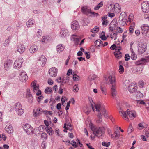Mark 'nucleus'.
<instances>
[{"instance_id":"obj_30","label":"nucleus","mask_w":149,"mask_h":149,"mask_svg":"<svg viewBox=\"0 0 149 149\" xmlns=\"http://www.w3.org/2000/svg\"><path fill=\"white\" fill-rule=\"evenodd\" d=\"M146 60L145 58H141L140 60L136 62L135 64L137 65H139L141 64H144L146 62Z\"/></svg>"},{"instance_id":"obj_61","label":"nucleus","mask_w":149,"mask_h":149,"mask_svg":"<svg viewBox=\"0 0 149 149\" xmlns=\"http://www.w3.org/2000/svg\"><path fill=\"white\" fill-rule=\"evenodd\" d=\"M131 58L133 60H136L137 58V55L133 53L131 56Z\"/></svg>"},{"instance_id":"obj_60","label":"nucleus","mask_w":149,"mask_h":149,"mask_svg":"<svg viewBox=\"0 0 149 149\" xmlns=\"http://www.w3.org/2000/svg\"><path fill=\"white\" fill-rule=\"evenodd\" d=\"M110 145V143L109 142H103L102 143V145L104 146L107 147L109 146Z\"/></svg>"},{"instance_id":"obj_53","label":"nucleus","mask_w":149,"mask_h":149,"mask_svg":"<svg viewBox=\"0 0 149 149\" xmlns=\"http://www.w3.org/2000/svg\"><path fill=\"white\" fill-rule=\"evenodd\" d=\"M133 128L131 124H130L128 129V131L129 133H131L133 131Z\"/></svg>"},{"instance_id":"obj_4","label":"nucleus","mask_w":149,"mask_h":149,"mask_svg":"<svg viewBox=\"0 0 149 149\" xmlns=\"http://www.w3.org/2000/svg\"><path fill=\"white\" fill-rule=\"evenodd\" d=\"M82 38V36L73 34L72 35L71 38L72 40L74 41L75 45H79L80 46H81L84 44L85 40V39H83L80 42V40Z\"/></svg>"},{"instance_id":"obj_13","label":"nucleus","mask_w":149,"mask_h":149,"mask_svg":"<svg viewBox=\"0 0 149 149\" xmlns=\"http://www.w3.org/2000/svg\"><path fill=\"white\" fill-rule=\"evenodd\" d=\"M19 78L22 82H26L28 79V77L26 72L24 71L20 74Z\"/></svg>"},{"instance_id":"obj_51","label":"nucleus","mask_w":149,"mask_h":149,"mask_svg":"<svg viewBox=\"0 0 149 149\" xmlns=\"http://www.w3.org/2000/svg\"><path fill=\"white\" fill-rule=\"evenodd\" d=\"M117 33H113L111 35V38L112 39H114L115 40L117 38Z\"/></svg>"},{"instance_id":"obj_12","label":"nucleus","mask_w":149,"mask_h":149,"mask_svg":"<svg viewBox=\"0 0 149 149\" xmlns=\"http://www.w3.org/2000/svg\"><path fill=\"white\" fill-rule=\"evenodd\" d=\"M133 19L134 17L133 15L132 14H130L129 16L127 22V24H129L131 23L130 26L132 28H134L135 27V23L133 21Z\"/></svg>"},{"instance_id":"obj_49","label":"nucleus","mask_w":149,"mask_h":149,"mask_svg":"<svg viewBox=\"0 0 149 149\" xmlns=\"http://www.w3.org/2000/svg\"><path fill=\"white\" fill-rule=\"evenodd\" d=\"M99 30V28L97 26H96L94 28L91 30V32L94 33H97Z\"/></svg>"},{"instance_id":"obj_39","label":"nucleus","mask_w":149,"mask_h":149,"mask_svg":"<svg viewBox=\"0 0 149 149\" xmlns=\"http://www.w3.org/2000/svg\"><path fill=\"white\" fill-rule=\"evenodd\" d=\"M100 37L102 40H104L106 39L107 38L105 36V33L102 32L100 35Z\"/></svg>"},{"instance_id":"obj_41","label":"nucleus","mask_w":149,"mask_h":149,"mask_svg":"<svg viewBox=\"0 0 149 149\" xmlns=\"http://www.w3.org/2000/svg\"><path fill=\"white\" fill-rule=\"evenodd\" d=\"M45 93L47 94H49L52 93V89L50 87H47L45 91Z\"/></svg>"},{"instance_id":"obj_44","label":"nucleus","mask_w":149,"mask_h":149,"mask_svg":"<svg viewBox=\"0 0 149 149\" xmlns=\"http://www.w3.org/2000/svg\"><path fill=\"white\" fill-rule=\"evenodd\" d=\"M25 50V47H18L17 51L20 53H22Z\"/></svg>"},{"instance_id":"obj_3","label":"nucleus","mask_w":149,"mask_h":149,"mask_svg":"<svg viewBox=\"0 0 149 149\" xmlns=\"http://www.w3.org/2000/svg\"><path fill=\"white\" fill-rule=\"evenodd\" d=\"M89 125L93 131V134H94L95 135L100 137L104 134L105 130L104 128L103 127H95L92 123H90Z\"/></svg>"},{"instance_id":"obj_40","label":"nucleus","mask_w":149,"mask_h":149,"mask_svg":"<svg viewBox=\"0 0 149 149\" xmlns=\"http://www.w3.org/2000/svg\"><path fill=\"white\" fill-rule=\"evenodd\" d=\"M7 139V136L4 133L2 134H0V141L3 140L4 141L6 140Z\"/></svg>"},{"instance_id":"obj_16","label":"nucleus","mask_w":149,"mask_h":149,"mask_svg":"<svg viewBox=\"0 0 149 149\" xmlns=\"http://www.w3.org/2000/svg\"><path fill=\"white\" fill-rule=\"evenodd\" d=\"M24 129L28 134L33 132L32 127L29 124H26L24 127Z\"/></svg>"},{"instance_id":"obj_15","label":"nucleus","mask_w":149,"mask_h":149,"mask_svg":"<svg viewBox=\"0 0 149 149\" xmlns=\"http://www.w3.org/2000/svg\"><path fill=\"white\" fill-rule=\"evenodd\" d=\"M49 73L52 77H55L57 75V70L55 67H52L49 70Z\"/></svg>"},{"instance_id":"obj_64","label":"nucleus","mask_w":149,"mask_h":149,"mask_svg":"<svg viewBox=\"0 0 149 149\" xmlns=\"http://www.w3.org/2000/svg\"><path fill=\"white\" fill-rule=\"evenodd\" d=\"M85 54L86 55V58L87 59H89L90 57V54L89 52H85Z\"/></svg>"},{"instance_id":"obj_10","label":"nucleus","mask_w":149,"mask_h":149,"mask_svg":"<svg viewBox=\"0 0 149 149\" xmlns=\"http://www.w3.org/2000/svg\"><path fill=\"white\" fill-rule=\"evenodd\" d=\"M117 26H118V24L116 20L113 19L109 25V30L111 31L116 30Z\"/></svg>"},{"instance_id":"obj_52","label":"nucleus","mask_w":149,"mask_h":149,"mask_svg":"<svg viewBox=\"0 0 149 149\" xmlns=\"http://www.w3.org/2000/svg\"><path fill=\"white\" fill-rule=\"evenodd\" d=\"M119 72L120 74H122L123 73L124 71V68L123 66L121 65H120L119 67Z\"/></svg>"},{"instance_id":"obj_35","label":"nucleus","mask_w":149,"mask_h":149,"mask_svg":"<svg viewBox=\"0 0 149 149\" xmlns=\"http://www.w3.org/2000/svg\"><path fill=\"white\" fill-rule=\"evenodd\" d=\"M145 84L146 83L143 80H140L138 82V85L140 88H143Z\"/></svg>"},{"instance_id":"obj_22","label":"nucleus","mask_w":149,"mask_h":149,"mask_svg":"<svg viewBox=\"0 0 149 149\" xmlns=\"http://www.w3.org/2000/svg\"><path fill=\"white\" fill-rule=\"evenodd\" d=\"M117 94L116 86H112L111 89V95L112 98L115 97Z\"/></svg>"},{"instance_id":"obj_27","label":"nucleus","mask_w":149,"mask_h":149,"mask_svg":"<svg viewBox=\"0 0 149 149\" xmlns=\"http://www.w3.org/2000/svg\"><path fill=\"white\" fill-rule=\"evenodd\" d=\"M100 89L102 93L104 95L107 94V89L106 87L103 85H101L100 87Z\"/></svg>"},{"instance_id":"obj_18","label":"nucleus","mask_w":149,"mask_h":149,"mask_svg":"<svg viewBox=\"0 0 149 149\" xmlns=\"http://www.w3.org/2000/svg\"><path fill=\"white\" fill-rule=\"evenodd\" d=\"M81 10L86 15H88L90 13L91 14L92 12L90 8L86 6L82 7Z\"/></svg>"},{"instance_id":"obj_11","label":"nucleus","mask_w":149,"mask_h":149,"mask_svg":"<svg viewBox=\"0 0 149 149\" xmlns=\"http://www.w3.org/2000/svg\"><path fill=\"white\" fill-rule=\"evenodd\" d=\"M141 8L143 12H148L149 10V3L146 1L143 2L141 4Z\"/></svg>"},{"instance_id":"obj_56","label":"nucleus","mask_w":149,"mask_h":149,"mask_svg":"<svg viewBox=\"0 0 149 149\" xmlns=\"http://www.w3.org/2000/svg\"><path fill=\"white\" fill-rule=\"evenodd\" d=\"M40 132L38 131V128H35L33 131V132L36 135L39 134Z\"/></svg>"},{"instance_id":"obj_23","label":"nucleus","mask_w":149,"mask_h":149,"mask_svg":"<svg viewBox=\"0 0 149 149\" xmlns=\"http://www.w3.org/2000/svg\"><path fill=\"white\" fill-rule=\"evenodd\" d=\"M107 81H109L111 84L112 86H116L115 79L114 77L109 75Z\"/></svg>"},{"instance_id":"obj_42","label":"nucleus","mask_w":149,"mask_h":149,"mask_svg":"<svg viewBox=\"0 0 149 149\" xmlns=\"http://www.w3.org/2000/svg\"><path fill=\"white\" fill-rule=\"evenodd\" d=\"M34 21L33 20H29L27 23V26L28 27H30L32 26V25L34 24Z\"/></svg>"},{"instance_id":"obj_1","label":"nucleus","mask_w":149,"mask_h":149,"mask_svg":"<svg viewBox=\"0 0 149 149\" xmlns=\"http://www.w3.org/2000/svg\"><path fill=\"white\" fill-rule=\"evenodd\" d=\"M91 107L93 111L97 113V120H96V121L97 123H100L102 121V116L107 118H108L109 115L104 104L101 103H94L91 105Z\"/></svg>"},{"instance_id":"obj_57","label":"nucleus","mask_w":149,"mask_h":149,"mask_svg":"<svg viewBox=\"0 0 149 149\" xmlns=\"http://www.w3.org/2000/svg\"><path fill=\"white\" fill-rule=\"evenodd\" d=\"M42 35V31L40 29L38 30L37 33V36L39 38Z\"/></svg>"},{"instance_id":"obj_26","label":"nucleus","mask_w":149,"mask_h":149,"mask_svg":"<svg viewBox=\"0 0 149 149\" xmlns=\"http://www.w3.org/2000/svg\"><path fill=\"white\" fill-rule=\"evenodd\" d=\"M38 60L40 61V63L41 64L42 66H44L46 63L47 59L44 56H42Z\"/></svg>"},{"instance_id":"obj_43","label":"nucleus","mask_w":149,"mask_h":149,"mask_svg":"<svg viewBox=\"0 0 149 149\" xmlns=\"http://www.w3.org/2000/svg\"><path fill=\"white\" fill-rule=\"evenodd\" d=\"M145 123H142L139 124L138 125V128L139 130H142L144 127Z\"/></svg>"},{"instance_id":"obj_63","label":"nucleus","mask_w":149,"mask_h":149,"mask_svg":"<svg viewBox=\"0 0 149 149\" xmlns=\"http://www.w3.org/2000/svg\"><path fill=\"white\" fill-rule=\"evenodd\" d=\"M134 28L130 27V26L129 28V32L130 34H132L134 31Z\"/></svg>"},{"instance_id":"obj_33","label":"nucleus","mask_w":149,"mask_h":149,"mask_svg":"<svg viewBox=\"0 0 149 149\" xmlns=\"http://www.w3.org/2000/svg\"><path fill=\"white\" fill-rule=\"evenodd\" d=\"M49 36H43L42 38L41 42L43 43H46L49 39Z\"/></svg>"},{"instance_id":"obj_5","label":"nucleus","mask_w":149,"mask_h":149,"mask_svg":"<svg viewBox=\"0 0 149 149\" xmlns=\"http://www.w3.org/2000/svg\"><path fill=\"white\" fill-rule=\"evenodd\" d=\"M31 86L32 88L34 93L36 94L37 96L40 95L41 94V91L39 89V86L37 84L36 81H33L31 83Z\"/></svg>"},{"instance_id":"obj_59","label":"nucleus","mask_w":149,"mask_h":149,"mask_svg":"<svg viewBox=\"0 0 149 149\" xmlns=\"http://www.w3.org/2000/svg\"><path fill=\"white\" fill-rule=\"evenodd\" d=\"M116 30L118 32L120 33H122L123 31V29L120 27H118V26L117 27Z\"/></svg>"},{"instance_id":"obj_9","label":"nucleus","mask_w":149,"mask_h":149,"mask_svg":"<svg viewBox=\"0 0 149 149\" xmlns=\"http://www.w3.org/2000/svg\"><path fill=\"white\" fill-rule=\"evenodd\" d=\"M23 62V59L21 58H19L16 60L14 62V67L16 69H19L22 66Z\"/></svg>"},{"instance_id":"obj_37","label":"nucleus","mask_w":149,"mask_h":149,"mask_svg":"<svg viewBox=\"0 0 149 149\" xmlns=\"http://www.w3.org/2000/svg\"><path fill=\"white\" fill-rule=\"evenodd\" d=\"M64 128L69 130H72L73 129L72 125L70 123L68 124L67 125L65 123V124Z\"/></svg>"},{"instance_id":"obj_62","label":"nucleus","mask_w":149,"mask_h":149,"mask_svg":"<svg viewBox=\"0 0 149 149\" xmlns=\"http://www.w3.org/2000/svg\"><path fill=\"white\" fill-rule=\"evenodd\" d=\"M57 49V52L59 53H61L64 50V48L63 47H58Z\"/></svg>"},{"instance_id":"obj_31","label":"nucleus","mask_w":149,"mask_h":149,"mask_svg":"<svg viewBox=\"0 0 149 149\" xmlns=\"http://www.w3.org/2000/svg\"><path fill=\"white\" fill-rule=\"evenodd\" d=\"M47 132L49 135H52L54 133V131L51 127H48L45 128Z\"/></svg>"},{"instance_id":"obj_21","label":"nucleus","mask_w":149,"mask_h":149,"mask_svg":"<svg viewBox=\"0 0 149 149\" xmlns=\"http://www.w3.org/2000/svg\"><path fill=\"white\" fill-rule=\"evenodd\" d=\"M68 34V31L67 29L63 28L61 29L60 32V36L62 38H64Z\"/></svg>"},{"instance_id":"obj_6","label":"nucleus","mask_w":149,"mask_h":149,"mask_svg":"<svg viewBox=\"0 0 149 149\" xmlns=\"http://www.w3.org/2000/svg\"><path fill=\"white\" fill-rule=\"evenodd\" d=\"M141 33L146 38L149 37V26L147 24H143L141 26Z\"/></svg>"},{"instance_id":"obj_20","label":"nucleus","mask_w":149,"mask_h":149,"mask_svg":"<svg viewBox=\"0 0 149 149\" xmlns=\"http://www.w3.org/2000/svg\"><path fill=\"white\" fill-rule=\"evenodd\" d=\"M43 111L42 108L40 107L38 108L36 110H34V115L35 116H38L43 113Z\"/></svg>"},{"instance_id":"obj_55","label":"nucleus","mask_w":149,"mask_h":149,"mask_svg":"<svg viewBox=\"0 0 149 149\" xmlns=\"http://www.w3.org/2000/svg\"><path fill=\"white\" fill-rule=\"evenodd\" d=\"M73 91L74 92H77L79 90L78 85H75L73 87Z\"/></svg>"},{"instance_id":"obj_25","label":"nucleus","mask_w":149,"mask_h":149,"mask_svg":"<svg viewBox=\"0 0 149 149\" xmlns=\"http://www.w3.org/2000/svg\"><path fill=\"white\" fill-rule=\"evenodd\" d=\"M12 61L10 60H8L5 63L4 67L6 70H8L12 65Z\"/></svg>"},{"instance_id":"obj_58","label":"nucleus","mask_w":149,"mask_h":149,"mask_svg":"<svg viewBox=\"0 0 149 149\" xmlns=\"http://www.w3.org/2000/svg\"><path fill=\"white\" fill-rule=\"evenodd\" d=\"M114 11H115V10H118L119 11H120V7L119 6L118 4H116L114 5Z\"/></svg>"},{"instance_id":"obj_19","label":"nucleus","mask_w":149,"mask_h":149,"mask_svg":"<svg viewBox=\"0 0 149 149\" xmlns=\"http://www.w3.org/2000/svg\"><path fill=\"white\" fill-rule=\"evenodd\" d=\"M26 97L27 99L28 102L30 103H31L33 102V97L31 93L30 92L29 89L27 90V91L26 93Z\"/></svg>"},{"instance_id":"obj_14","label":"nucleus","mask_w":149,"mask_h":149,"mask_svg":"<svg viewBox=\"0 0 149 149\" xmlns=\"http://www.w3.org/2000/svg\"><path fill=\"white\" fill-rule=\"evenodd\" d=\"M137 88L136 85L134 83H131L129 86L128 90L130 93H133L135 92Z\"/></svg>"},{"instance_id":"obj_34","label":"nucleus","mask_w":149,"mask_h":149,"mask_svg":"<svg viewBox=\"0 0 149 149\" xmlns=\"http://www.w3.org/2000/svg\"><path fill=\"white\" fill-rule=\"evenodd\" d=\"M38 49V47H30L29 51L31 53H33L37 51Z\"/></svg>"},{"instance_id":"obj_17","label":"nucleus","mask_w":149,"mask_h":149,"mask_svg":"<svg viewBox=\"0 0 149 149\" xmlns=\"http://www.w3.org/2000/svg\"><path fill=\"white\" fill-rule=\"evenodd\" d=\"M6 127L5 128V130L9 134H11L13 132V127L11 124L9 123H6Z\"/></svg>"},{"instance_id":"obj_50","label":"nucleus","mask_w":149,"mask_h":149,"mask_svg":"<svg viewBox=\"0 0 149 149\" xmlns=\"http://www.w3.org/2000/svg\"><path fill=\"white\" fill-rule=\"evenodd\" d=\"M39 96L36 97L37 101L40 102L43 98L44 97L41 95H38Z\"/></svg>"},{"instance_id":"obj_28","label":"nucleus","mask_w":149,"mask_h":149,"mask_svg":"<svg viewBox=\"0 0 149 149\" xmlns=\"http://www.w3.org/2000/svg\"><path fill=\"white\" fill-rule=\"evenodd\" d=\"M114 135V136H113V135H111V137L112 138H114L115 139H118L120 136H122V135L120 134V132L118 131H116L115 132Z\"/></svg>"},{"instance_id":"obj_8","label":"nucleus","mask_w":149,"mask_h":149,"mask_svg":"<svg viewBox=\"0 0 149 149\" xmlns=\"http://www.w3.org/2000/svg\"><path fill=\"white\" fill-rule=\"evenodd\" d=\"M15 110L19 116H21L24 113V110L22 109V106L20 103H16L15 105Z\"/></svg>"},{"instance_id":"obj_32","label":"nucleus","mask_w":149,"mask_h":149,"mask_svg":"<svg viewBox=\"0 0 149 149\" xmlns=\"http://www.w3.org/2000/svg\"><path fill=\"white\" fill-rule=\"evenodd\" d=\"M96 47H101L103 45V42L100 40H97L95 42Z\"/></svg>"},{"instance_id":"obj_47","label":"nucleus","mask_w":149,"mask_h":149,"mask_svg":"<svg viewBox=\"0 0 149 149\" xmlns=\"http://www.w3.org/2000/svg\"><path fill=\"white\" fill-rule=\"evenodd\" d=\"M38 128L39 132H42L44 131V129H45V127L44 125H41L38 127Z\"/></svg>"},{"instance_id":"obj_38","label":"nucleus","mask_w":149,"mask_h":149,"mask_svg":"<svg viewBox=\"0 0 149 149\" xmlns=\"http://www.w3.org/2000/svg\"><path fill=\"white\" fill-rule=\"evenodd\" d=\"M103 5V2L101 1L95 7L94 9L95 10H97L99 9Z\"/></svg>"},{"instance_id":"obj_24","label":"nucleus","mask_w":149,"mask_h":149,"mask_svg":"<svg viewBox=\"0 0 149 149\" xmlns=\"http://www.w3.org/2000/svg\"><path fill=\"white\" fill-rule=\"evenodd\" d=\"M71 28L73 30L78 29L79 28L78 22L77 21H73L71 24Z\"/></svg>"},{"instance_id":"obj_29","label":"nucleus","mask_w":149,"mask_h":149,"mask_svg":"<svg viewBox=\"0 0 149 149\" xmlns=\"http://www.w3.org/2000/svg\"><path fill=\"white\" fill-rule=\"evenodd\" d=\"M107 17L106 15H104L102 17V25H107L108 24V22L107 20Z\"/></svg>"},{"instance_id":"obj_48","label":"nucleus","mask_w":149,"mask_h":149,"mask_svg":"<svg viewBox=\"0 0 149 149\" xmlns=\"http://www.w3.org/2000/svg\"><path fill=\"white\" fill-rule=\"evenodd\" d=\"M69 81V79H68L67 78H62V82L61 83V84L63 85L65 84L68 83Z\"/></svg>"},{"instance_id":"obj_2","label":"nucleus","mask_w":149,"mask_h":149,"mask_svg":"<svg viewBox=\"0 0 149 149\" xmlns=\"http://www.w3.org/2000/svg\"><path fill=\"white\" fill-rule=\"evenodd\" d=\"M119 114L123 119L127 121H129L128 116L131 120L134 119L136 116V113L134 110H131L129 109L127 110L126 112L120 109L119 111Z\"/></svg>"},{"instance_id":"obj_46","label":"nucleus","mask_w":149,"mask_h":149,"mask_svg":"<svg viewBox=\"0 0 149 149\" xmlns=\"http://www.w3.org/2000/svg\"><path fill=\"white\" fill-rule=\"evenodd\" d=\"M43 113L46 115H51L52 114V112L51 111L47 110H44Z\"/></svg>"},{"instance_id":"obj_45","label":"nucleus","mask_w":149,"mask_h":149,"mask_svg":"<svg viewBox=\"0 0 149 149\" xmlns=\"http://www.w3.org/2000/svg\"><path fill=\"white\" fill-rule=\"evenodd\" d=\"M47 137V134L45 133H42L41 134V138L43 140H45Z\"/></svg>"},{"instance_id":"obj_54","label":"nucleus","mask_w":149,"mask_h":149,"mask_svg":"<svg viewBox=\"0 0 149 149\" xmlns=\"http://www.w3.org/2000/svg\"><path fill=\"white\" fill-rule=\"evenodd\" d=\"M127 36V32H124L123 34V40H122L121 42H122L123 40H126V38Z\"/></svg>"},{"instance_id":"obj_7","label":"nucleus","mask_w":149,"mask_h":149,"mask_svg":"<svg viewBox=\"0 0 149 149\" xmlns=\"http://www.w3.org/2000/svg\"><path fill=\"white\" fill-rule=\"evenodd\" d=\"M121 47H110L111 50H115V52H114V55L115 58L117 59L120 58L122 56L121 53L120 51Z\"/></svg>"},{"instance_id":"obj_36","label":"nucleus","mask_w":149,"mask_h":149,"mask_svg":"<svg viewBox=\"0 0 149 149\" xmlns=\"http://www.w3.org/2000/svg\"><path fill=\"white\" fill-rule=\"evenodd\" d=\"M146 50V47H138V51L140 54L143 53Z\"/></svg>"}]
</instances>
